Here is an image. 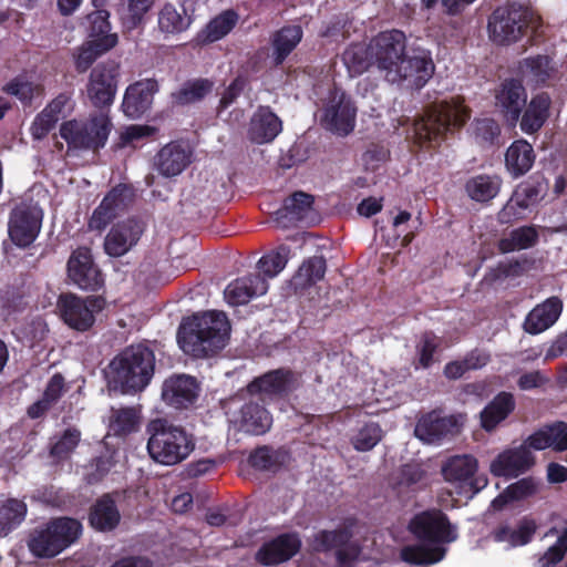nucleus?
<instances>
[{
	"mask_svg": "<svg viewBox=\"0 0 567 567\" xmlns=\"http://www.w3.org/2000/svg\"><path fill=\"white\" fill-rule=\"evenodd\" d=\"M563 302L558 297H550L537 305L526 317L524 329L527 333L538 334L550 328L559 318Z\"/></svg>",
	"mask_w": 567,
	"mask_h": 567,
	"instance_id": "nucleus-26",
	"label": "nucleus"
},
{
	"mask_svg": "<svg viewBox=\"0 0 567 567\" xmlns=\"http://www.w3.org/2000/svg\"><path fill=\"white\" fill-rule=\"evenodd\" d=\"M154 362V353L146 347L135 346L125 349L109 364V388L121 393L143 390L153 375Z\"/></svg>",
	"mask_w": 567,
	"mask_h": 567,
	"instance_id": "nucleus-4",
	"label": "nucleus"
},
{
	"mask_svg": "<svg viewBox=\"0 0 567 567\" xmlns=\"http://www.w3.org/2000/svg\"><path fill=\"white\" fill-rule=\"evenodd\" d=\"M49 526L62 549L73 544L82 534V525L74 518L61 517L52 520Z\"/></svg>",
	"mask_w": 567,
	"mask_h": 567,
	"instance_id": "nucleus-51",
	"label": "nucleus"
},
{
	"mask_svg": "<svg viewBox=\"0 0 567 567\" xmlns=\"http://www.w3.org/2000/svg\"><path fill=\"white\" fill-rule=\"evenodd\" d=\"M302 39V30L299 25L285 27L274 37L276 60L280 63L297 47Z\"/></svg>",
	"mask_w": 567,
	"mask_h": 567,
	"instance_id": "nucleus-50",
	"label": "nucleus"
},
{
	"mask_svg": "<svg viewBox=\"0 0 567 567\" xmlns=\"http://www.w3.org/2000/svg\"><path fill=\"white\" fill-rule=\"evenodd\" d=\"M553 66L547 56H536L526 59L520 64V73L524 78L535 83H544L550 76Z\"/></svg>",
	"mask_w": 567,
	"mask_h": 567,
	"instance_id": "nucleus-54",
	"label": "nucleus"
},
{
	"mask_svg": "<svg viewBox=\"0 0 567 567\" xmlns=\"http://www.w3.org/2000/svg\"><path fill=\"white\" fill-rule=\"evenodd\" d=\"M538 486L539 484L532 477L519 480L495 497L492 502V507L495 511H501L512 502L534 495L538 491Z\"/></svg>",
	"mask_w": 567,
	"mask_h": 567,
	"instance_id": "nucleus-42",
	"label": "nucleus"
},
{
	"mask_svg": "<svg viewBox=\"0 0 567 567\" xmlns=\"http://www.w3.org/2000/svg\"><path fill=\"white\" fill-rule=\"evenodd\" d=\"M349 538L347 529L320 530L315 534L312 546L321 551L342 546L337 551V567H359L368 556L355 543H348Z\"/></svg>",
	"mask_w": 567,
	"mask_h": 567,
	"instance_id": "nucleus-10",
	"label": "nucleus"
},
{
	"mask_svg": "<svg viewBox=\"0 0 567 567\" xmlns=\"http://www.w3.org/2000/svg\"><path fill=\"white\" fill-rule=\"evenodd\" d=\"M290 249L286 246H280L260 258L258 262L259 270L267 278L276 277L287 265Z\"/></svg>",
	"mask_w": 567,
	"mask_h": 567,
	"instance_id": "nucleus-56",
	"label": "nucleus"
},
{
	"mask_svg": "<svg viewBox=\"0 0 567 567\" xmlns=\"http://www.w3.org/2000/svg\"><path fill=\"white\" fill-rule=\"evenodd\" d=\"M192 16L187 9L178 11L172 3H165L157 13V25L162 33L174 35L186 31L192 24Z\"/></svg>",
	"mask_w": 567,
	"mask_h": 567,
	"instance_id": "nucleus-36",
	"label": "nucleus"
},
{
	"mask_svg": "<svg viewBox=\"0 0 567 567\" xmlns=\"http://www.w3.org/2000/svg\"><path fill=\"white\" fill-rule=\"evenodd\" d=\"M109 17L110 14L106 10H95L85 17L89 40H100L106 35H117L110 32Z\"/></svg>",
	"mask_w": 567,
	"mask_h": 567,
	"instance_id": "nucleus-57",
	"label": "nucleus"
},
{
	"mask_svg": "<svg viewBox=\"0 0 567 567\" xmlns=\"http://www.w3.org/2000/svg\"><path fill=\"white\" fill-rule=\"evenodd\" d=\"M141 234L142 227L135 220L117 224L105 237V252L112 257L125 255L137 243Z\"/></svg>",
	"mask_w": 567,
	"mask_h": 567,
	"instance_id": "nucleus-24",
	"label": "nucleus"
},
{
	"mask_svg": "<svg viewBox=\"0 0 567 567\" xmlns=\"http://www.w3.org/2000/svg\"><path fill=\"white\" fill-rule=\"evenodd\" d=\"M80 432L75 429H68L63 435L52 445L51 454L58 458H65L79 444Z\"/></svg>",
	"mask_w": 567,
	"mask_h": 567,
	"instance_id": "nucleus-59",
	"label": "nucleus"
},
{
	"mask_svg": "<svg viewBox=\"0 0 567 567\" xmlns=\"http://www.w3.org/2000/svg\"><path fill=\"white\" fill-rule=\"evenodd\" d=\"M550 97L546 93L535 95L522 116L520 130L526 134L536 133L549 116Z\"/></svg>",
	"mask_w": 567,
	"mask_h": 567,
	"instance_id": "nucleus-34",
	"label": "nucleus"
},
{
	"mask_svg": "<svg viewBox=\"0 0 567 567\" xmlns=\"http://www.w3.org/2000/svg\"><path fill=\"white\" fill-rule=\"evenodd\" d=\"M267 290L266 278L257 274L230 282L224 291V297L228 305L239 306L247 303L254 297L265 295Z\"/></svg>",
	"mask_w": 567,
	"mask_h": 567,
	"instance_id": "nucleus-25",
	"label": "nucleus"
},
{
	"mask_svg": "<svg viewBox=\"0 0 567 567\" xmlns=\"http://www.w3.org/2000/svg\"><path fill=\"white\" fill-rule=\"evenodd\" d=\"M409 529L416 538L437 545L432 548L422 545L404 547L401 550V558L416 565L439 563L446 553L440 545L452 543L458 537L457 527L440 509L424 511L415 515L409 524Z\"/></svg>",
	"mask_w": 567,
	"mask_h": 567,
	"instance_id": "nucleus-2",
	"label": "nucleus"
},
{
	"mask_svg": "<svg viewBox=\"0 0 567 567\" xmlns=\"http://www.w3.org/2000/svg\"><path fill=\"white\" fill-rule=\"evenodd\" d=\"M538 240V231L535 226H522L513 229L498 241V249L503 254L528 249Z\"/></svg>",
	"mask_w": 567,
	"mask_h": 567,
	"instance_id": "nucleus-41",
	"label": "nucleus"
},
{
	"mask_svg": "<svg viewBox=\"0 0 567 567\" xmlns=\"http://www.w3.org/2000/svg\"><path fill=\"white\" fill-rule=\"evenodd\" d=\"M463 421L462 415H441L433 411L417 421L414 434L424 443L436 444L445 436L457 433Z\"/></svg>",
	"mask_w": 567,
	"mask_h": 567,
	"instance_id": "nucleus-16",
	"label": "nucleus"
},
{
	"mask_svg": "<svg viewBox=\"0 0 567 567\" xmlns=\"http://www.w3.org/2000/svg\"><path fill=\"white\" fill-rule=\"evenodd\" d=\"M188 164L189 153L178 143L165 145L156 156L157 169L166 177L181 174Z\"/></svg>",
	"mask_w": 567,
	"mask_h": 567,
	"instance_id": "nucleus-30",
	"label": "nucleus"
},
{
	"mask_svg": "<svg viewBox=\"0 0 567 567\" xmlns=\"http://www.w3.org/2000/svg\"><path fill=\"white\" fill-rule=\"evenodd\" d=\"M233 423L239 431L260 435L270 429L272 417L265 408L256 402H249L241 406L238 414L234 416Z\"/></svg>",
	"mask_w": 567,
	"mask_h": 567,
	"instance_id": "nucleus-27",
	"label": "nucleus"
},
{
	"mask_svg": "<svg viewBox=\"0 0 567 567\" xmlns=\"http://www.w3.org/2000/svg\"><path fill=\"white\" fill-rule=\"evenodd\" d=\"M313 197L309 194L295 193L285 202L282 208L275 213L274 220L277 226L287 228L297 221L305 220L312 212Z\"/></svg>",
	"mask_w": 567,
	"mask_h": 567,
	"instance_id": "nucleus-29",
	"label": "nucleus"
},
{
	"mask_svg": "<svg viewBox=\"0 0 567 567\" xmlns=\"http://www.w3.org/2000/svg\"><path fill=\"white\" fill-rule=\"evenodd\" d=\"M42 210L37 205L17 206L9 219V236L19 247H27L38 237L42 224Z\"/></svg>",
	"mask_w": 567,
	"mask_h": 567,
	"instance_id": "nucleus-12",
	"label": "nucleus"
},
{
	"mask_svg": "<svg viewBox=\"0 0 567 567\" xmlns=\"http://www.w3.org/2000/svg\"><path fill=\"white\" fill-rule=\"evenodd\" d=\"M381 439V427L377 423H368L352 439V444L357 451L367 452L372 450Z\"/></svg>",
	"mask_w": 567,
	"mask_h": 567,
	"instance_id": "nucleus-58",
	"label": "nucleus"
},
{
	"mask_svg": "<svg viewBox=\"0 0 567 567\" xmlns=\"http://www.w3.org/2000/svg\"><path fill=\"white\" fill-rule=\"evenodd\" d=\"M112 124L105 114L92 116L87 122L69 121L61 125L60 135L69 146L96 151L104 147Z\"/></svg>",
	"mask_w": 567,
	"mask_h": 567,
	"instance_id": "nucleus-8",
	"label": "nucleus"
},
{
	"mask_svg": "<svg viewBox=\"0 0 567 567\" xmlns=\"http://www.w3.org/2000/svg\"><path fill=\"white\" fill-rule=\"evenodd\" d=\"M544 194L545 187L542 183H520L498 213L499 221L508 224L525 218L532 208L544 197Z\"/></svg>",
	"mask_w": 567,
	"mask_h": 567,
	"instance_id": "nucleus-13",
	"label": "nucleus"
},
{
	"mask_svg": "<svg viewBox=\"0 0 567 567\" xmlns=\"http://www.w3.org/2000/svg\"><path fill=\"white\" fill-rule=\"evenodd\" d=\"M238 20L239 17L234 10L220 12L197 33V43L209 44L221 40L236 27Z\"/></svg>",
	"mask_w": 567,
	"mask_h": 567,
	"instance_id": "nucleus-32",
	"label": "nucleus"
},
{
	"mask_svg": "<svg viewBox=\"0 0 567 567\" xmlns=\"http://www.w3.org/2000/svg\"><path fill=\"white\" fill-rule=\"evenodd\" d=\"M534 162V148L525 140L514 141L505 153L506 168L515 178L526 174L532 168Z\"/></svg>",
	"mask_w": 567,
	"mask_h": 567,
	"instance_id": "nucleus-31",
	"label": "nucleus"
},
{
	"mask_svg": "<svg viewBox=\"0 0 567 567\" xmlns=\"http://www.w3.org/2000/svg\"><path fill=\"white\" fill-rule=\"evenodd\" d=\"M499 133V125L492 118H482L475 122V135L484 142H493Z\"/></svg>",
	"mask_w": 567,
	"mask_h": 567,
	"instance_id": "nucleus-62",
	"label": "nucleus"
},
{
	"mask_svg": "<svg viewBox=\"0 0 567 567\" xmlns=\"http://www.w3.org/2000/svg\"><path fill=\"white\" fill-rule=\"evenodd\" d=\"M532 449L527 437L520 445L504 450L491 462V473L504 477H517L525 473L535 462Z\"/></svg>",
	"mask_w": 567,
	"mask_h": 567,
	"instance_id": "nucleus-14",
	"label": "nucleus"
},
{
	"mask_svg": "<svg viewBox=\"0 0 567 567\" xmlns=\"http://www.w3.org/2000/svg\"><path fill=\"white\" fill-rule=\"evenodd\" d=\"M146 432L150 435L148 454L154 462L161 465L172 466L182 463L195 449V442L190 434L164 419L151 421Z\"/></svg>",
	"mask_w": 567,
	"mask_h": 567,
	"instance_id": "nucleus-5",
	"label": "nucleus"
},
{
	"mask_svg": "<svg viewBox=\"0 0 567 567\" xmlns=\"http://www.w3.org/2000/svg\"><path fill=\"white\" fill-rule=\"evenodd\" d=\"M477 470V462L471 455H456L442 466L444 478L451 483H466Z\"/></svg>",
	"mask_w": 567,
	"mask_h": 567,
	"instance_id": "nucleus-40",
	"label": "nucleus"
},
{
	"mask_svg": "<svg viewBox=\"0 0 567 567\" xmlns=\"http://www.w3.org/2000/svg\"><path fill=\"white\" fill-rule=\"evenodd\" d=\"M342 60L351 76L360 75L370 66L375 65L372 54H370V43L368 45L360 43L350 45L343 52Z\"/></svg>",
	"mask_w": 567,
	"mask_h": 567,
	"instance_id": "nucleus-45",
	"label": "nucleus"
},
{
	"mask_svg": "<svg viewBox=\"0 0 567 567\" xmlns=\"http://www.w3.org/2000/svg\"><path fill=\"white\" fill-rule=\"evenodd\" d=\"M528 443L533 450L542 451L553 447L556 451L567 450V423L555 422L554 424L544 426L537 432L528 436Z\"/></svg>",
	"mask_w": 567,
	"mask_h": 567,
	"instance_id": "nucleus-33",
	"label": "nucleus"
},
{
	"mask_svg": "<svg viewBox=\"0 0 567 567\" xmlns=\"http://www.w3.org/2000/svg\"><path fill=\"white\" fill-rule=\"evenodd\" d=\"M117 66L113 63L96 65L89 79L86 92L90 101L96 107L109 106L116 94Z\"/></svg>",
	"mask_w": 567,
	"mask_h": 567,
	"instance_id": "nucleus-15",
	"label": "nucleus"
},
{
	"mask_svg": "<svg viewBox=\"0 0 567 567\" xmlns=\"http://www.w3.org/2000/svg\"><path fill=\"white\" fill-rule=\"evenodd\" d=\"M536 523L533 519L524 518L516 527L504 526L494 533V539L505 543L509 547L524 546L530 542L536 532Z\"/></svg>",
	"mask_w": 567,
	"mask_h": 567,
	"instance_id": "nucleus-39",
	"label": "nucleus"
},
{
	"mask_svg": "<svg viewBox=\"0 0 567 567\" xmlns=\"http://www.w3.org/2000/svg\"><path fill=\"white\" fill-rule=\"evenodd\" d=\"M405 34L399 30L381 32L370 41V54L388 82L420 89L432 78L434 63L427 50L405 54Z\"/></svg>",
	"mask_w": 567,
	"mask_h": 567,
	"instance_id": "nucleus-1",
	"label": "nucleus"
},
{
	"mask_svg": "<svg viewBox=\"0 0 567 567\" xmlns=\"http://www.w3.org/2000/svg\"><path fill=\"white\" fill-rule=\"evenodd\" d=\"M120 519L118 508L109 495L97 499L90 512V524L100 532L114 529L118 525Z\"/></svg>",
	"mask_w": 567,
	"mask_h": 567,
	"instance_id": "nucleus-35",
	"label": "nucleus"
},
{
	"mask_svg": "<svg viewBox=\"0 0 567 567\" xmlns=\"http://www.w3.org/2000/svg\"><path fill=\"white\" fill-rule=\"evenodd\" d=\"M230 326L224 312L207 311L182 323L177 340L185 353L206 357L226 347Z\"/></svg>",
	"mask_w": 567,
	"mask_h": 567,
	"instance_id": "nucleus-3",
	"label": "nucleus"
},
{
	"mask_svg": "<svg viewBox=\"0 0 567 567\" xmlns=\"http://www.w3.org/2000/svg\"><path fill=\"white\" fill-rule=\"evenodd\" d=\"M70 111V97L65 94H60L42 112L58 122L60 118L65 117Z\"/></svg>",
	"mask_w": 567,
	"mask_h": 567,
	"instance_id": "nucleus-63",
	"label": "nucleus"
},
{
	"mask_svg": "<svg viewBox=\"0 0 567 567\" xmlns=\"http://www.w3.org/2000/svg\"><path fill=\"white\" fill-rule=\"evenodd\" d=\"M539 18L528 8L511 6L498 8L488 22L491 39L499 44L517 41L528 29H536Z\"/></svg>",
	"mask_w": 567,
	"mask_h": 567,
	"instance_id": "nucleus-7",
	"label": "nucleus"
},
{
	"mask_svg": "<svg viewBox=\"0 0 567 567\" xmlns=\"http://www.w3.org/2000/svg\"><path fill=\"white\" fill-rule=\"evenodd\" d=\"M213 84L208 80H196L185 83L179 91L173 94L175 103L184 105L197 102L212 91Z\"/></svg>",
	"mask_w": 567,
	"mask_h": 567,
	"instance_id": "nucleus-55",
	"label": "nucleus"
},
{
	"mask_svg": "<svg viewBox=\"0 0 567 567\" xmlns=\"http://www.w3.org/2000/svg\"><path fill=\"white\" fill-rule=\"evenodd\" d=\"M526 100L524 86L518 81L509 80L505 81L496 92L495 106L507 121L516 123Z\"/></svg>",
	"mask_w": 567,
	"mask_h": 567,
	"instance_id": "nucleus-22",
	"label": "nucleus"
},
{
	"mask_svg": "<svg viewBox=\"0 0 567 567\" xmlns=\"http://www.w3.org/2000/svg\"><path fill=\"white\" fill-rule=\"evenodd\" d=\"M563 559V550L555 544L538 557L533 567H565Z\"/></svg>",
	"mask_w": 567,
	"mask_h": 567,
	"instance_id": "nucleus-64",
	"label": "nucleus"
},
{
	"mask_svg": "<svg viewBox=\"0 0 567 567\" xmlns=\"http://www.w3.org/2000/svg\"><path fill=\"white\" fill-rule=\"evenodd\" d=\"M357 107L341 90H334L323 107L322 124L334 134L344 136L355 126Z\"/></svg>",
	"mask_w": 567,
	"mask_h": 567,
	"instance_id": "nucleus-11",
	"label": "nucleus"
},
{
	"mask_svg": "<svg viewBox=\"0 0 567 567\" xmlns=\"http://www.w3.org/2000/svg\"><path fill=\"white\" fill-rule=\"evenodd\" d=\"M425 478V472L420 464H405L391 477V486L398 494L406 493L420 486Z\"/></svg>",
	"mask_w": 567,
	"mask_h": 567,
	"instance_id": "nucleus-47",
	"label": "nucleus"
},
{
	"mask_svg": "<svg viewBox=\"0 0 567 567\" xmlns=\"http://www.w3.org/2000/svg\"><path fill=\"white\" fill-rule=\"evenodd\" d=\"M117 35H106L100 40H87L78 49L75 68L79 72H85L92 63L102 54L117 44Z\"/></svg>",
	"mask_w": 567,
	"mask_h": 567,
	"instance_id": "nucleus-37",
	"label": "nucleus"
},
{
	"mask_svg": "<svg viewBox=\"0 0 567 567\" xmlns=\"http://www.w3.org/2000/svg\"><path fill=\"white\" fill-rule=\"evenodd\" d=\"M154 3L155 0H123L117 10L122 24L128 30L137 28Z\"/></svg>",
	"mask_w": 567,
	"mask_h": 567,
	"instance_id": "nucleus-43",
	"label": "nucleus"
},
{
	"mask_svg": "<svg viewBox=\"0 0 567 567\" xmlns=\"http://www.w3.org/2000/svg\"><path fill=\"white\" fill-rule=\"evenodd\" d=\"M69 278L81 289L96 290L103 285L99 268L92 260L91 252L80 247L72 252L68 261Z\"/></svg>",
	"mask_w": 567,
	"mask_h": 567,
	"instance_id": "nucleus-17",
	"label": "nucleus"
},
{
	"mask_svg": "<svg viewBox=\"0 0 567 567\" xmlns=\"http://www.w3.org/2000/svg\"><path fill=\"white\" fill-rule=\"evenodd\" d=\"M515 408L511 393L502 392L481 412V423L486 431L494 430Z\"/></svg>",
	"mask_w": 567,
	"mask_h": 567,
	"instance_id": "nucleus-38",
	"label": "nucleus"
},
{
	"mask_svg": "<svg viewBox=\"0 0 567 567\" xmlns=\"http://www.w3.org/2000/svg\"><path fill=\"white\" fill-rule=\"evenodd\" d=\"M27 514V505L19 499L10 498L0 505V537L7 536L22 523Z\"/></svg>",
	"mask_w": 567,
	"mask_h": 567,
	"instance_id": "nucleus-49",
	"label": "nucleus"
},
{
	"mask_svg": "<svg viewBox=\"0 0 567 567\" xmlns=\"http://www.w3.org/2000/svg\"><path fill=\"white\" fill-rule=\"evenodd\" d=\"M439 346L437 338L432 333H425L417 346L419 364L429 368L433 362V354Z\"/></svg>",
	"mask_w": 567,
	"mask_h": 567,
	"instance_id": "nucleus-61",
	"label": "nucleus"
},
{
	"mask_svg": "<svg viewBox=\"0 0 567 567\" xmlns=\"http://www.w3.org/2000/svg\"><path fill=\"white\" fill-rule=\"evenodd\" d=\"M29 547L39 557H53L63 550L49 525L34 533L29 542Z\"/></svg>",
	"mask_w": 567,
	"mask_h": 567,
	"instance_id": "nucleus-52",
	"label": "nucleus"
},
{
	"mask_svg": "<svg viewBox=\"0 0 567 567\" xmlns=\"http://www.w3.org/2000/svg\"><path fill=\"white\" fill-rule=\"evenodd\" d=\"M299 385V377L289 370H275L255 379L247 388L251 394L281 395Z\"/></svg>",
	"mask_w": 567,
	"mask_h": 567,
	"instance_id": "nucleus-18",
	"label": "nucleus"
},
{
	"mask_svg": "<svg viewBox=\"0 0 567 567\" xmlns=\"http://www.w3.org/2000/svg\"><path fill=\"white\" fill-rule=\"evenodd\" d=\"M280 118L269 107L261 106L252 115L248 137L257 144L269 143L281 132Z\"/></svg>",
	"mask_w": 567,
	"mask_h": 567,
	"instance_id": "nucleus-28",
	"label": "nucleus"
},
{
	"mask_svg": "<svg viewBox=\"0 0 567 567\" xmlns=\"http://www.w3.org/2000/svg\"><path fill=\"white\" fill-rule=\"evenodd\" d=\"M158 84L153 79H145L131 84L124 94L123 112L132 118L143 115L152 105Z\"/></svg>",
	"mask_w": 567,
	"mask_h": 567,
	"instance_id": "nucleus-20",
	"label": "nucleus"
},
{
	"mask_svg": "<svg viewBox=\"0 0 567 567\" xmlns=\"http://www.w3.org/2000/svg\"><path fill=\"white\" fill-rule=\"evenodd\" d=\"M301 546L299 536L295 533L282 534L266 543L257 553V560L264 565H275L289 560Z\"/></svg>",
	"mask_w": 567,
	"mask_h": 567,
	"instance_id": "nucleus-23",
	"label": "nucleus"
},
{
	"mask_svg": "<svg viewBox=\"0 0 567 567\" xmlns=\"http://www.w3.org/2000/svg\"><path fill=\"white\" fill-rule=\"evenodd\" d=\"M326 272V260L322 257H312L305 261L293 278L297 288H305L321 280Z\"/></svg>",
	"mask_w": 567,
	"mask_h": 567,
	"instance_id": "nucleus-53",
	"label": "nucleus"
},
{
	"mask_svg": "<svg viewBox=\"0 0 567 567\" xmlns=\"http://www.w3.org/2000/svg\"><path fill=\"white\" fill-rule=\"evenodd\" d=\"M141 415L135 408L112 409L110 430L115 435H126L140 429Z\"/></svg>",
	"mask_w": 567,
	"mask_h": 567,
	"instance_id": "nucleus-48",
	"label": "nucleus"
},
{
	"mask_svg": "<svg viewBox=\"0 0 567 567\" xmlns=\"http://www.w3.org/2000/svg\"><path fill=\"white\" fill-rule=\"evenodd\" d=\"M470 117V112L460 99L442 101L432 105L414 123V134L419 143H439L452 126H460Z\"/></svg>",
	"mask_w": 567,
	"mask_h": 567,
	"instance_id": "nucleus-6",
	"label": "nucleus"
},
{
	"mask_svg": "<svg viewBox=\"0 0 567 567\" xmlns=\"http://www.w3.org/2000/svg\"><path fill=\"white\" fill-rule=\"evenodd\" d=\"M7 92L22 102H29L41 93V87L24 78H17L7 85Z\"/></svg>",
	"mask_w": 567,
	"mask_h": 567,
	"instance_id": "nucleus-60",
	"label": "nucleus"
},
{
	"mask_svg": "<svg viewBox=\"0 0 567 567\" xmlns=\"http://www.w3.org/2000/svg\"><path fill=\"white\" fill-rule=\"evenodd\" d=\"M128 190L124 186L113 188L94 209L89 227L103 230L127 206Z\"/></svg>",
	"mask_w": 567,
	"mask_h": 567,
	"instance_id": "nucleus-21",
	"label": "nucleus"
},
{
	"mask_svg": "<svg viewBox=\"0 0 567 567\" xmlns=\"http://www.w3.org/2000/svg\"><path fill=\"white\" fill-rule=\"evenodd\" d=\"M64 379L61 374H54L47 384L42 399L34 402L28 409L31 419L42 416L62 395Z\"/></svg>",
	"mask_w": 567,
	"mask_h": 567,
	"instance_id": "nucleus-46",
	"label": "nucleus"
},
{
	"mask_svg": "<svg viewBox=\"0 0 567 567\" xmlns=\"http://www.w3.org/2000/svg\"><path fill=\"white\" fill-rule=\"evenodd\" d=\"M199 385L195 378L178 374L165 380L162 389L163 400L174 408H187L197 399Z\"/></svg>",
	"mask_w": 567,
	"mask_h": 567,
	"instance_id": "nucleus-19",
	"label": "nucleus"
},
{
	"mask_svg": "<svg viewBox=\"0 0 567 567\" xmlns=\"http://www.w3.org/2000/svg\"><path fill=\"white\" fill-rule=\"evenodd\" d=\"M104 301L97 297L80 298L75 295H62L58 300V310L62 320L78 331L89 330L94 321V315L103 309Z\"/></svg>",
	"mask_w": 567,
	"mask_h": 567,
	"instance_id": "nucleus-9",
	"label": "nucleus"
},
{
	"mask_svg": "<svg viewBox=\"0 0 567 567\" xmlns=\"http://www.w3.org/2000/svg\"><path fill=\"white\" fill-rule=\"evenodd\" d=\"M501 185L497 176L478 175L468 179L465 188L473 200L488 202L498 194Z\"/></svg>",
	"mask_w": 567,
	"mask_h": 567,
	"instance_id": "nucleus-44",
	"label": "nucleus"
}]
</instances>
